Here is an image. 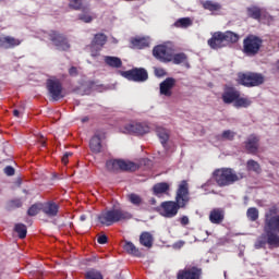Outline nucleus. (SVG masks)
Instances as JSON below:
<instances>
[{
	"label": "nucleus",
	"instance_id": "f257e3e1",
	"mask_svg": "<svg viewBox=\"0 0 279 279\" xmlns=\"http://www.w3.org/2000/svg\"><path fill=\"white\" fill-rule=\"evenodd\" d=\"M279 208L278 205H272L265 213L264 233H262L256 242L255 250H263L265 245L269 247H279Z\"/></svg>",
	"mask_w": 279,
	"mask_h": 279
},
{
	"label": "nucleus",
	"instance_id": "f03ea898",
	"mask_svg": "<svg viewBox=\"0 0 279 279\" xmlns=\"http://www.w3.org/2000/svg\"><path fill=\"white\" fill-rule=\"evenodd\" d=\"M190 202L191 194L189 193V183L182 181L177 190L175 201H166L160 204V215L167 219H173L180 211V208H186Z\"/></svg>",
	"mask_w": 279,
	"mask_h": 279
},
{
	"label": "nucleus",
	"instance_id": "7ed1b4c3",
	"mask_svg": "<svg viewBox=\"0 0 279 279\" xmlns=\"http://www.w3.org/2000/svg\"><path fill=\"white\" fill-rule=\"evenodd\" d=\"M213 178L218 186H232V184L240 182L245 178V173H236L232 168H220L213 172Z\"/></svg>",
	"mask_w": 279,
	"mask_h": 279
},
{
	"label": "nucleus",
	"instance_id": "20e7f679",
	"mask_svg": "<svg viewBox=\"0 0 279 279\" xmlns=\"http://www.w3.org/2000/svg\"><path fill=\"white\" fill-rule=\"evenodd\" d=\"M125 219H132V214L123 209H110L98 215V221L102 226H112V223L125 221Z\"/></svg>",
	"mask_w": 279,
	"mask_h": 279
},
{
	"label": "nucleus",
	"instance_id": "39448f33",
	"mask_svg": "<svg viewBox=\"0 0 279 279\" xmlns=\"http://www.w3.org/2000/svg\"><path fill=\"white\" fill-rule=\"evenodd\" d=\"M260 47H263V39L258 36L248 35L243 39V53H245V56L251 58L258 56Z\"/></svg>",
	"mask_w": 279,
	"mask_h": 279
},
{
	"label": "nucleus",
	"instance_id": "423d86ee",
	"mask_svg": "<svg viewBox=\"0 0 279 279\" xmlns=\"http://www.w3.org/2000/svg\"><path fill=\"white\" fill-rule=\"evenodd\" d=\"M265 82V78L258 73H240L238 75V83L246 88H252L254 86H260Z\"/></svg>",
	"mask_w": 279,
	"mask_h": 279
},
{
	"label": "nucleus",
	"instance_id": "0eeeda50",
	"mask_svg": "<svg viewBox=\"0 0 279 279\" xmlns=\"http://www.w3.org/2000/svg\"><path fill=\"white\" fill-rule=\"evenodd\" d=\"M108 171H135L136 163L123 159H110L106 162Z\"/></svg>",
	"mask_w": 279,
	"mask_h": 279
},
{
	"label": "nucleus",
	"instance_id": "6e6552de",
	"mask_svg": "<svg viewBox=\"0 0 279 279\" xmlns=\"http://www.w3.org/2000/svg\"><path fill=\"white\" fill-rule=\"evenodd\" d=\"M48 38L52 41V45L56 46L58 51H69L71 49V44H69V39L57 31H50L48 33Z\"/></svg>",
	"mask_w": 279,
	"mask_h": 279
},
{
	"label": "nucleus",
	"instance_id": "1a4fd4ad",
	"mask_svg": "<svg viewBox=\"0 0 279 279\" xmlns=\"http://www.w3.org/2000/svg\"><path fill=\"white\" fill-rule=\"evenodd\" d=\"M48 93L53 101H58L64 97L62 95V83L60 80L52 77L47 81Z\"/></svg>",
	"mask_w": 279,
	"mask_h": 279
},
{
	"label": "nucleus",
	"instance_id": "9d476101",
	"mask_svg": "<svg viewBox=\"0 0 279 279\" xmlns=\"http://www.w3.org/2000/svg\"><path fill=\"white\" fill-rule=\"evenodd\" d=\"M202 278V268L197 266H190L179 270L177 279H199Z\"/></svg>",
	"mask_w": 279,
	"mask_h": 279
},
{
	"label": "nucleus",
	"instance_id": "9b49d317",
	"mask_svg": "<svg viewBox=\"0 0 279 279\" xmlns=\"http://www.w3.org/2000/svg\"><path fill=\"white\" fill-rule=\"evenodd\" d=\"M239 97H241V92H239L234 86L226 85L221 99L223 104H234Z\"/></svg>",
	"mask_w": 279,
	"mask_h": 279
},
{
	"label": "nucleus",
	"instance_id": "f8f14e48",
	"mask_svg": "<svg viewBox=\"0 0 279 279\" xmlns=\"http://www.w3.org/2000/svg\"><path fill=\"white\" fill-rule=\"evenodd\" d=\"M178 81L174 77H167L159 84V93L163 97H172L173 88H175V84Z\"/></svg>",
	"mask_w": 279,
	"mask_h": 279
},
{
	"label": "nucleus",
	"instance_id": "ddd939ff",
	"mask_svg": "<svg viewBox=\"0 0 279 279\" xmlns=\"http://www.w3.org/2000/svg\"><path fill=\"white\" fill-rule=\"evenodd\" d=\"M153 56L160 62H171V52L165 45H158L153 49Z\"/></svg>",
	"mask_w": 279,
	"mask_h": 279
},
{
	"label": "nucleus",
	"instance_id": "4468645a",
	"mask_svg": "<svg viewBox=\"0 0 279 279\" xmlns=\"http://www.w3.org/2000/svg\"><path fill=\"white\" fill-rule=\"evenodd\" d=\"M77 20L81 21V23L90 24L93 21L97 20V13L94 12L90 4H87L83 7V10L78 13Z\"/></svg>",
	"mask_w": 279,
	"mask_h": 279
},
{
	"label": "nucleus",
	"instance_id": "2eb2a0df",
	"mask_svg": "<svg viewBox=\"0 0 279 279\" xmlns=\"http://www.w3.org/2000/svg\"><path fill=\"white\" fill-rule=\"evenodd\" d=\"M260 143V137L256 134H251L244 142V147L247 151V154L256 155L258 154V147Z\"/></svg>",
	"mask_w": 279,
	"mask_h": 279
},
{
	"label": "nucleus",
	"instance_id": "dca6fc26",
	"mask_svg": "<svg viewBox=\"0 0 279 279\" xmlns=\"http://www.w3.org/2000/svg\"><path fill=\"white\" fill-rule=\"evenodd\" d=\"M207 44L211 49H221V48L226 47V40L223 39V33H221V32L214 33L211 38L208 39Z\"/></svg>",
	"mask_w": 279,
	"mask_h": 279
},
{
	"label": "nucleus",
	"instance_id": "f3484780",
	"mask_svg": "<svg viewBox=\"0 0 279 279\" xmlns=\"http://www.w3.org/2000/svg\"><path fill=\"white\" fill-rule=\"evenodd\" d=\"M226 219V211L223 208H214L209 213V221L210 223H214L215 226H220V223H223V220Z\"/></svg>",
	"mask_w": 279,
	"mask_h": 279
},
{
	"label": "nucleus",
	"instance_id": "a211bd4d",
	"mask_svg": "<svg viewBox=\"0 0 279 279\" xmlns=\"http://www.w3.org/2000/svg\"><path fill=\"white\" fill-rule=\"evenodd\" d=\"M60 206L53 202H47L41 204V211L46 214L47 217H58V211Z\"/></svg>",
	"mask_w": 279,
	"mask_h": 279
},
{
	"label": "nucleus",
	"instance_id": "6ab92c4d",
	"mask_svg": "<svg viewBox=\"0 0 279 279\" xmlns=\"http://www.w3.org/2000/svg\"><path fill=\"white\" fill-rule=\"evenodd\" d=\"M21 39H16L12 36H0V47L3 49H12V47H19Z\"/></svg>",
	"mask_w": 279,
	"mask_h": 279
},
{
	"label": "nucleus",
	"instance_id": "aec40b11",
	"mask_svg": "<svg viewBox=\"0 0 279 279\" xmlns=\"http://www.w3.org/2000/svg\"><path fill=\"white\" fill-rule=\"evenodd\" d=\"M119 74L129 80V82H141V69H133L129 71H119Z\"/></svg>",
	"mask_w": 279,
	"mask_h": 279
},
{
	"label": "nucleus",
	"instance_id": "412c9836",
	"mask_svg": "<svg viewBox=\"0 0 279 279\" xmlns=\"http://www.w3.org/2000/svg\"><path fill=\"white\" fill-rule=\"evenodd\" d=\"M171 62H173V64H183L185 69H191L189 56H186L184 52L171 54Z\"/></svg>",
	"mask_w": 279,
	"mask_h": 279
},
{
	"label": "nucleus",
	"instance_id": "4be33fe9",
	"mask_svg": "<svg viewBox=\"0 0 279 279\" xmlns=\"http://www.w3.org/2000/svg\"><path fill=\"white\" fill-rule=\"evenodd\" d=\"M89 149L93 154H101L102 145H101V135L95 134L89 141Z\"/></svg>",
	"mask_w": 279,
	"mask_h": 279
},
{
	"label": "nucleus",
	"instance_id": "5701e85b",
	"mask_svg": "<svg viewBox=\"0 0 279 279\" xmlns=\"http://www.w3.org/2000/svg\"><path fill=\"white\" fill-rule=\"evenodd\" d=\"M124 244L122 245L124 252H126V254H129L130 256H135L138 258V256H141V250L135 246L132 241H128L124 240L123 242Z\"/></svg>",
	"mask_w": 279,
	"mask_h": 279
},
{
	"label": "nucleus",
	"instance_id": "b1692460",
	"mask_svg": "<svg viewBox=\"0 0 279 279\" xmlns=\"http://www.w3.org/2000/svg\"><path fill=\"white\" fill-rule=\"evenodd\" d=\"M141 245L146 247V250H151L154 247V234L145 231L141 233Z\"/></svg>",
	"mask_w": 279,
	"mask_h": 279
},
{
	"label": "nucleus",
	"instance_id": "393cba45",
	"mask_svg": "<svg viewBox=\"0 0 279 279\" xmlns=\"http://www.w3.org/2000/svg\"><path fill=\"white\" fill-rule=\"evenodd\" d=\"M169 191V183L167 182H160L156 183L153 186V193L156 195V197H160V195H165Z\"/></svg>",
	"mask_w": 279,
	"mask_h": 279
},
{
	"label": "nucleus",
	"instance_id": "a878e982",
	"mask_svg": "<svg viewBox=\"0 0 279 279\" xmlns=\"http://www.w3.org/2000/svg\"><path fill=\"white\" fill-rule=\"evenodd\" d=\"M105 63L108 66H111L112 69H121L123 62L121 61L120 58L118 57H110V56H106L105 57Z\"/></svg>",
	"mask_w": 279,
	"mask_h": 279
},
{
	"label": "nucleus",
	"instance_id": "bb28decb",
	"mask_svg": "<svg viewBox=\"0 0 279 279\" xmlns=\"http://www.w3.org/2000/svg\"><path fill=\"white\" fill-rule=\"evenodd\" d=\"M204 10H208L209 12H219L221 9V4L219 2H215L213 0H207L202 2Z\"/></svg>",
	"mask_w": 279,
	"mask_h": 279
},
{
	"label": "nucleus",
	"instance_id": "cd10ccee",
	"mask_svg": "<svg viewBox=\"0 0 279 279\" xmlns=\"http://www.w3.org/2000/svg\"><path fill=\"white\" fill-rule=\"evenodd\" d=\"M141 132V124L136 122H131L124 126V134H138Z\"/></svg>",
	"mask_w": 279,
	"mask_h": 279
},
{
	"label": "nucleus",
	"instance_id": "c85d7f7f",
	"mask_svg": "<svg viewBox=\"0 0 279 279\" xmlns=\"http://www.w3.org/2000/svg\"><path fill=\"white\" fill-rule=\"evenodd\" d=\"M246 12H247V16H250V19H254L255 21H258L262 16V11H260V8L258 7H248L246 9Z\"/></svg>",
	"mask_w": 279,
	"mask_h": 279
},
{
	"label": "nucleus",
	"instance_id": "c756f323",
	"mask_svg": "<svg viewBox=\"0 0 279 279\" xmlns=\"http://www.w3.org/2000/svg\"><path fill=\"white\" fill-rule=\"evenodd\" d=\"M222 37L225 39V44L226 43H239V34L232 32V31H227L225 33H222Z\"/></svg>",
	"mask_w": 279,
	"mask_h": 279
},
{
	"label": "nucleus",
	"instance_id": "7c9ffc66",
	"mask_svg": "<svg viewBox=\"0 0 279 279\" xmlns=\"http://www.w3.org/2000/svg\"><path fill=\"white\" fill-rule=\"evenodd\" d=\"M87 5H89L88 2H85L84 0H70L69 2V8L72 10L83 11Z\"/></svg>",
	"mask_w": 279,
	"mask_h": 279
},
{
	"label": "nucleus",
	"instance_id": "2f4dec72",
	"mask_svg": "<svg viewBox=\"0 0 279 279\" xmlns=\"http://www.w3.org/2000/svg\"><path fill=\"white\" fill-rule=\"evenodd\" d=\"M191 25H193L191 17H181L174 22V27H181L182 29H186V27H191Z\"/></svg>",
	"mask_w": 279,
	"mask_h": 279
},
{
	"label": "nucleus",
	"instance_id": "473e14b6",
	"mask_svg": "<svg viewBox=\"0 0 279 279\" xmlns=\"http://www.w3.org/2000/svg\"><path fill=\"white\" fill-rule=\"evenodd\" d=\"M156 132L161 145H167L169 141V132L162 128H157Z\"/></svg>",
	"mask_w": 279,
	"mask_h": 279
},
{
	"label": "nucleus",
	"instance_id": "72a5a7b5",
	"mask_svg": "<svg viewBox=\"0 0 279 279\" xmlns=\"http://www.w3.org/2000/svg\"><path fill=\"white\" fill-rule=\"evenodd\" d=\"M246 169L247 171H254V173H260L263 169L260 168V163L254 159H250L246 162Z\"/></svg>",
	"mask_w": 279,
	"mask_h": 279
},
{
	"label": "nucleus",
	"instance_id": "f704fd0d",
	"mask_svg": "<svg viewBox=\"0 0 279 279\" xmlns=\"http://www.w3.org/2000/svg\"><path fill=\"white\" fill-rule=\"evenodd\" d=\"M250 106H252V100H250V98H243L239 96L238 99H235V108H250Z\"/></svg>",
	"mask_w": 279,
	"mask_h": 279
},
{
	"label": "nucleus",
	"instance_id": "c9c22d12",
	"mask_svg": "<svg viewBox=\"0 0 279 279\" xmlns=\"http://www.w3.org/2000/svg\"><path fill=\"white\" fill-rule=\"evenodd\" d=\"M108 40L105 34H96L93 40V45L97 47H104Z\"/></svg>",
	"mask_w": 279,
	"mask_h": 279
},
{
	"label": "nucleus",
	"instance_id": "e433bc0d",
	"mask_svg": "<svg viewBox=\"0 0 279 279\" xmlns=\"http://www.w3.org/2000/svg\"><path fill=\"white\" fill-rule=\"evenodd\" d=\"M14 231L17 233L20 239H25L27 236V227L23 223H16Z\"/></svg>",
	"mask_w": 279,
	"mask_h": 279
},
{
	"label": "nucleus",
	"instance_id": "4c0bfd02",
	"mask_svg": "<svg viewBox=\"0 0 279 279\" xmlns=\"http://www.w3.org/2000/svg\"><path fill=\"white\" fill-rule=\"evenodd\" d=\"M126 199L128 202H130V204H132V206H141V195L136 194V193H129L126 195Z\"/></svg>",
	"mask_w": 279,
	"mask_h": 279
},
{
	"label": "nucleus",
	"instance_id": "58836bf2",
	"mask_svg": "<svg viewBox=\"0 0 279 279\" xmlns=\"http://www.w3.org/2000/svg\"><path fill=\"white\" fill-rule=\"evenodd\" d=\"M246 217L250 221H258L259 213L258 208L256 207H251L246 211Z\"/></svg>",
	"mask_w": 279,
	"mask_h": 279
},
{
	"label": "nucleus",
	"instance_id": "ea45409f",
	"mask_svg": "<svg viewBox=\"0 0 279 279\" xmlns=\"http://www.w3.org/2000/svg\"><path fill=\"white\" fill-rule=\"evenodd\" d=\"M40 210H43V204H34L28 208L27 215H29V217H36Z\"/></svg>",
	"mask_w": 279,
	"mask_h": 279
},
{
	"label": "nucleus",
	"instance_id": "a19ab883",
	"mask_svg": "<svg viewBox=\"0 0 279 279\" xmlns=\"http://www.w3.org/2000/svg\"><path fill=\"white\" fill-rule=\"evenodd\" d=\"M86 279H104L101 272L97 270H90L86 274Z\"/></svg>",
	"mask_w": 279,
	"mask_h": 279
},
{
	"label": "nucleus",
	"instance_id": "79ce46f5",
	"mask_svg": "<svg viewBox=\"0 0 279 279\" xmlns=\"http://www.w3.org/2000/svg\"><path fill=\"white\" fill-rule=\"evenodd\" d=\"M234 136H236V133L227 130L222 132L221 137L225 138L226 141H234Z\"/></svg>",
	"mask_w": 279,
	"mask_h": 279
},
{
	"label": "nucleus",
	"instance_id": "37998d69",
	"mask_svg": "<svg viewBox=\"0 0 279 279\" xmlns=\"http://www.w3.org/2000/svg\"><path fill=\"white\" fill-rule=\"evenodd\" d=\"M151 45V38L149 36H144L141 38V49H145Z\"/></svg>",
	"mask_w": 279,
	"mask_h": 279
},
{
	"label": "nucleus",
	"instance_id": "c03bdc74",
	"mask_svg": "<svg viewBox=\"0 0 279 279\" xmlns=\"http://www.w3.org/2000/svg\"><path fill=\"white\" fill-rule=\"evenodd\" d=\"M87 85H81L78 88L75 89V93H77V95H88L90 93L89 89H86Z\"/></svg>",
	"mask_w": 279,
	"mask_h": 279
},
{
	"label": "nucleus",
	"instance_id": "a18cd8bd",
	"mask_svg": "<svg viewBox=\"0 0 279 279\" xmlns=\"http://www.w3.org/2000/svg\"><path fill=\"white\" fill-rule=\"evenodd\" d=\"M4 173H5V175L12 177V175H14L15 170L12 166H7L4 168Z\"/></svg>",
	"mask_w": 279,
	"mask_h": 279
},
{
	"label": "nucleus",
	"instance_id": "49530a36",
	"mask_svg": "<svg viewBox=\"0 0 279 279\" xmlns=\"http://www.w3.org/2000/svg\"><path fill=\"white\" fill-rule=\"evenodd\" d=\"M97 241L100 245H106L108 243V236L106 234L98 235Z\"/></svg>",
	"mask_w": 279,
	"mask_h": 279
},
{
	"label": "nucleus",
	"instance_id": "de8ad7c7",
	"mask_svg": "<svg viewBox=\"0 0 279 279\" xmlns=\"http://www.w3.org/2000/svg\"><path fill=\"white\" fill-rule=\"evenodd\" d=\"M155 75L157 77H165V75H167V72L165 71V69L158 68L155 70Z\"/></svg>",
	"mask_w": 279,
	"mask_h": 279
},
{
	"label": "nucleus",
	"instance_id": "09e8293b",
	"mask_svg": "<svg viewBox=\"0 0 279 279\" xmlns=\"http://www.w3.org/2000/svg\"><path fill=\"white\" fill-rule=\"evenodd\" d=\"M147 77H149V75L147 74V70L145 69H141V82H146Z\"/></svg>",
	"mask_w": 279,
	"mask_h": 279
},
{
	"label": "nucleus",
	"instance_id": "8fccbe9b",
	"mask_svg": "<svg viewBox=\"0 0 279 279\" xmlns=\"http://www.w3.org/2000/svg\"><path fill=\"white\" fill-rule=\"evenodd\" d=\"M22 204L23 203L21 202V199L11 201V207L12 208H21Z\"/></svg>",
	"mask_w": 279,
	"mask_h": 279
},
{
	"label": "nucleus",
	"instance_id": "3c124183",
	"mask_svg": "<svg viewBox=\"0 0 279 279\" xmlns=\"http://www.w3.org/2000/svg\"><path fill=\"white\" fill-rule=\"evenodd\" d=\"M180 223H181V226H189L190 220L186 216H183L180 218Z\"/></svg>",
	"mask_w": 279,
	"mask_h": 279
},
{
	"label": "nucleus",
	"instance_id": "603ef678",
	"mask_svg": "<svg viewBox=\"0 0 279 279\" xmlns=\"http://www.w3.org/2000/svg\"><path fill=\"white\" fill-rule=\"evenodd\" d=\"M69 73L72 77H75V75H77V68L75 66L70 68Z\"/></svg>",
	"mask_w": 279,
	"mask_h": 279
},
{
	"label": "nucleus",
	"instance_id": "864d4df0",
	"mask_svg": "<svg viewBox=\"0 0 279 279\" xmlns=\"http://www.w3.org/2000/svg\"><path fill=\"white\" fill-rule=\"evenodd\" d=\"M133 47H138L141 45V38H135L131 40Z\"/></svg>",
	"mask_w": 279,
	"mask_h": 279
},
{
	"label": "nucleus",
	"instance_id": "5fc2aeb1",
	"mask_svg": "<svg viewBox=\"0 0 279 279\" xmlns=\"http://www.w3.org/2000/svg\"><path fill=\"white\" fill-rule=\"evenodd\" d=\"M148 132H149V126L142 124L141 134H148Z\"/></svg>",
	"mask_w": 279,
	"mask_h": 279
},
{
	"label": "nucleus",
	"instance_id": "6e6d98bb",
	"mask_svg": "<svg viewBox=\"0 0 279 279\" xmlns=\"http://www.w3.org/2000/svg\"><path fill=\"white\" fill-rule=\"evenodd\" d=\"M99 51H101V48H98V50H96V51L92 50V53H90L92 58H98Z\"/></svg>",
	"mask_w": 279,
	"mask_h": 279
},
{
	"label": "nucleus",
	"instance_id": "4d7b16f0",
	"mask_svg": "<svg viewBox=\"0 0 279 279\" xmlns=\"http://www.w3.org/2000/svg\"><path fill=\"white\" fill-rule=\"evenodd\" d=\"M66 156H69V155H63V157L61 159L63 165H68L69 163V159L66 158Z\"/></svg>",
	"mask_w": 279,
	"mask_h": 279
},
{
	"label": "nucleus",
	"instance_id": "13d9d810",
	"mask_svg": "<svg viewBox=\"0 0 279 279\" xmlns=\"http://www.w3.org/2000/svg\"><path fill=\"white\" fill-rule=\"evenodd\" d=\"M39 143L45 147V136L39 135Z\"/></svg>",
	"mask_w": 279,
	"mask_h": 279
},
{
	"label": "nucleus",
	"instance_id": "bf43d9fd",
	"mask_svg": "<svg viewBox=\"0 0 279 279\" xmlns=\"http://www.w3.org/2000/svg\"><path fill=\"white\" fill-rule=\"evenodd\" d=\"M13 114H14V117H20L21 111H19V110L15 109V110L13 111Z\"/></svg>",
	"mask_w": 279,
	"mask_h": 279
},
{
	"label": "nucleus",
	"instance_id": "052dcab7",
	"mask_svg": "<svg viewBox=\"0 0 279 279\" xmlns=\"http://www.w3.org/2000/svg\"><path fill=\"white\" fill-rule=\"evenodd\" d=\"M64 155H65L66 158L69 159V158H71V156H73V153H65Z\"/></svg>",
	"mask_w": 279,
	"mask_h": 279
},
{
	"label": "nucleus",
	"instance_id": "680f3d73",
	"mask_svg": "<svg viewBox=\"0 0 279 279\" xmlns=\"http://www.w3.org/2000/svg\"><path fill=\"white\" fill-rule=\"evenodd\" d=\"M64 155H65L66 158L69 159V158H71V156H73V153H65Z\"/></svg>",
	"mask_w": 279,
	"mask_h": 279
},
{
	"label": "nucleus",
	"instance_id": "e2e57ef3",
	"mask_svg": "<svg viewBox=\"0 0 279 279\" xmlns=\"http://www.w3.org/2000/svg\"><path fill=\"white\" fill-rule=\"evenodd\" d=\"M88 121V117L82 119V123H86Z\"/></svg>",
	"mask_w": 279,
	"mask_h": 279
},
{
	"label": "nucleus",
	"instance_id": "0e129e2a",
	"mask_svg": "<svg viewBox=\"0 0 279 279\" xmlns=\"http://www.w3.org/2000/svg\"><path fill=\"white\" fill-rule=\"evenodd\" d=\"M80 219H81V221H84V220L86 219V215H82V216L80 217Z\"/></svg>",
	"mask_w": 279,
	"mask_h": 279
},
{
	"label": "nucleus",
	"instance_id": "69168bd1",
	"mask_svg": "<svg viewBox=\"0 0 279 279\" xmlns=\"http://www.w3.org/2000/svg\"><path fill=\"white\" fill-rule=\"evenodd\" d=\"M147 161V159H142V165H143V162L145 163Z\"/></svg>",
	"mask_w": 279,
	"mask_h": 279
}]
</instances>
